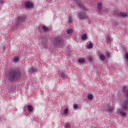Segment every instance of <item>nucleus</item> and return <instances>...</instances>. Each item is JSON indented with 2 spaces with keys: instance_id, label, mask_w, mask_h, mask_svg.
I'll return each mask as SVG.
<instances>
[{
  "instance_id": "obj_23",
  "label": "nucleus",
  "mask_w": 128,
  "mask_h": 128,
  "mask_svg": "<svg viewBox=\"0 0 128 128\" xmlns=\"http://www.w3.org/2000/svg\"><path fill=\"white\" fill-rule=\"evenodd\" d=\"M68 22L69 24H72V18L69 16V18H68Z\"/></svg>"
},
{
  "instance_id": "obj_19",
  "label": "nucleus",
  "mask_w": 128,
  "mask_h": 128,
  "mask_svg": "<svg viewBox=\"0 0 128 128\" xmlns=\"http://www.w3.org/2000/svg\"><path fill=\"white\" fill-rule=\"evenodd\" d=\"M64 114L65 116H66V114H68V108H66L64 110Z\"/></svg>"
},
{
  "instance_id": "obj_6",
  "label": "nucleus",
  "mask_w": 128,
  "mask_h": 128,
  "mask_svg": "<svg viewBox=\"0 0 128 128\" xmlns=\"http://www.w3.org/2000/svg\"><path fill=\"white\" fill-rule=\"evenodd\" d=\"M24 20H26V16L24 14L20 15L18 18L17 23L18 24H20L22 22H24Z\"/></svg>"
},
{
  "instance_id": "obj_28",
  "label": "nucleus",
  "mask_w": 128,
  "mask_h": 128,
  "mask_svg": "<svg viewBox=\"0 0 128 128\" xmlns=\"http://www.w3.org/2000/svg\"><path fill=\"white\" fill-rule=\"evenodd\" d=\"M73 108H78V104H74L73 105Z\"/></svg>"
},
{
  "instance_id": "obj_31",
  "label": "nucleus",
  "mask_w": 128,
  "mask_h": 128,
  "mask_svg": "<svg viewBox=\"0 0 128 128\" xmlns=\"http://www.w3.org/2000/svg\"><path fill=\"white\" fill-rule=\"evenodd\" d=\"M106 42H110V38H108Z\"/></svg>"
},
{
  "instance_id": "obj_4",
  "label": "nucleus",
  "mask_w": 128,
  "mask_h": 128,
  "mask_svg": "<svg viewBox=\"0 0 128 128\" xmlns=\"http://www.w3.org/2000/svg\"><path fill=\"white\" fill-rule=\"evenodd\" d=\"M113 16H120V18H126V16H128V14L122 12H118L115 10L113 12Z\"/></svg>"
},
{
  "instance_id": "obj_13",
  "label": "nucleus",
  "mask_w": 128,
  "mask_h": 128,
  "mask_svg": "<svg viewBox=\"0 0 128 128\" xmlns=\"http://www.w3.org/2000/svg\"><path fill=\"white\" fill-rule=\"evenodd\" d=\"M100 59L101 60H106V56L104 55V54H100Z\"/></svg>"
},
{
  "instance_id": "obj_30",
  "label": "nucleus",
  "mask_w": 128,
  "mask_h": 128,
  "mask_svg": "<svg viewBox=\"0 0 128 128\" xmlns=\"http://www.w3.org/2000/svg\"><path fill=\"white\" fill-rule=\"evenodd\" d=\"M88 60H92V56L89 57Z\"/></svg>"
},
{
  "instance_id": "obj_12",
  "label": "nucleus",
  "mask_w": 128,
  "mask_h": 128,
  "mask_svg": "<svg viewBox=\"0 0 128 128\" xmlns=\"http://www.w3.org/2000/svg\"><path fill=\"white\" fill-rule=\"evenodd\" d=\"M87 98L89 100H93L94 98V95H92V94H90L88 95Z\"/></svg>"
},
{
  "instance_id": "obj_20",
  "label": "nucleus",
  "mask_w": 128,
  "mask_h": 128,
  "mask_svg": "<svg viewBox=\"0 0 128 128\" xmlns=\"http://www.w3.org/2000/svg\"><path fill=\"white\" fill-rule=\"evenodd\" d=\"M14 62H18V57H15L13 58Z\"/></svg>"
},
{
  "instance_id": "obj_17",
  "label": "nucleus",
  "mask_w": 128,
  "mask_h": 128,
  "mask_svg": "<svg viewBox=\"0 0 128 128\" xmlns=\"http://www.w3.org/2000/svg\"><path fill=\"white\" fill-rule=\"evenodd\" d=\"M67 34H72V28H69L67 30Z\"/></svg>"
},
{
  "instance_id": "obj_15",
  "label": "nucleus",
  "mask_w": 128,
  "mask_h": 128,
  "mask_svg": "<svg viewBox=\"0 0 128 128\" xmlns=\"http://www.w3.org/2000/svg\"><path fill=\"white\" fill-rule=\"evenodd\" d=\"M112 110V107H110L108 106H107L106 108V112H110Z\"/></svg>"
},
{
  "instance_id": "obj_22",
  "label": "nucleus",
  "mask_w": 128,
  "mask_h": 128,
  "mask_svg": "<svg viewBox=\"0 0 128 128\" xmlns=\"http://www.w3.org/2000/svg\"><path fill=\"white\" fill-rule=\"evenodd\" d=\"M36 72V68L34 67H32L30 70V72L32 74V72Z\"/></svg>"
},
{
  "instance_id": "obj_32",
  "label": "nucleus",
  "mask_w": 128,
  "mask_h": 128,
  "mask_svg": "<svg viewBox=\"0 0 128 128\" xmlns=\"http://www.w3.org/2000/svg\"><path fill=\"white\" fill-rule=\"evenodd\" d=\"M0 4H4V0H0Z\"/></svg>"
},
{
  "instance_id": "obj_24",
  "label": "nucleus",
  "mask_w": 128,
  "mask_h": 128,
  "mask_svg": "<svg viewBox=\"0 0 128 128\" xmlns=\"http://www.w3.org/2000/svg\"><path fill=\"white\" fill-rule=\"evenodd\" d=\"M92 44L90 43L88 44L87 45V48H92Z\"/></svg>"
},
{
  "instance_id": "obj_7",
  "label": "nucleus",
  "mask_w": 128,
  "mask_h": 128,
  "mask_svg": "<svg viewBox=\"0 0 128 128\" xmlns=\"http://www.w3.org/2000/svg\"><path fill=\"white\" fill-rule=\"evenodd\" d=\"M78 16L80 20H84V18H87L86 14L84 12L78 13Z\"/></svg>"
},
{
  "instance_id": "obj_14",
  "label": "nucleus",
  "mask_w": 128,
  "mask_h": 128,
  "mask_svg": "<svg viewBox=\"0 0 128 128\" xmlns=\"http://www.w3.org/2000/svg\"><path fill=\"white\" fill-rule=\"evenodd\" d=\"M102 2H98V5H97V8H98V10H102Z\"/></svg>"
},
{
  "instance_id": "obj_2",
  "label": "nucleus",
  "mask_w": 128,
  "mask_h": 128,
  "mask_svg": "<svg viewBox=\"0 0 128 128\" xmlns=\"http://www.w3.org/2000/svg\"><path fill=\"white\" fill-rule=\"evenodd\" d=\"M126 96L127 98L121 105V106L124 112H128V90L126 92Z\"/></svg>"
},
{
  "instance_id": "obj_10",
  "label": "nucleus",
  "mask_w": 128,
  "mask_h": 128,
  "mask_svg": "<svg viewBox=\"0 0 128 128\" xmlns=\"http://www.w3.org/2000/svg\"><path fill=\"white\" fill-rule=\"evenodd\" d=\"M78 62L80 64H84V62H86V60L84 58H80L78 59Z\"/></svg>"
},
{
  "instance_id": "obj_1",
  "label": "nucleus",
  "mask_w": 128,
  "mask_h": 128,
  "mask_svg": "<svg viewBox=\"0 0 128 128\" xmlns=\"http://www.w3.org/2000/svg\"><path fill=\"white\" fill-rule=\"evenodd\" d=\"M20 72H18L14 71H12L9 73L8 78L10 80H15L20 78Z\"/></svg>"
},
{
  "instance_id": "obj_27",
  "label": "nucleus",
  "mask_w": 128,
  "mask_h": 128,
  "mask_svg": "<svg viewBox=\"0 0 128 128\" xmlns=\"http://www.w3.org/2000/svg\"><path fill=\"white\" fill-rule=\"evenodd\" d=\"M106 54L107 58H110V54L109 52H106Z\"/></svg>"
},
{
  "instance_id": "obj_33",
  "label": "nucleus",
  "mask_w": 128,
  "mask_h": 128,
  "mask_svg": "<svg viewBox=\"0 0 128 128\" xmlns=\"http://www.w3.org/2000/svg\"><path fill=\"white\" fill-rule=\"evenodd\" d=\"M6 48H8V46H6Z\"/></svg>"
},
{
  "instance_id": "obj_9",
  "label": "nucleus",
  "mask_w": 128,
  "mask_h": 128,
  "mask_svg": "<svg viewBox=\"0 0 128 128\" xmlns=\"http://www.w3.org/2000/svg\"><path fill=\"white\" fill-rule=\"evenodd\" d=\"M27 109L29 112H34V107L32 105H28Z\"/></svg>"
},
{
  "instance_id": "obj_5",
  "label": "nucleus",
  "mask_w": 128,
  "mask_h": 128,
  "mask_svg": "<svg viewBox=\"0 0 128 128\" xmlns=\"http://www.w3.org/2000/svg\"><path fill=\"white\" fill-rule=\"evenodd\" d=\"M75 2L76 4H78V6L82 8V10L83 12H88V10H86V7L84 6V5H82L80 1L79 0H75Z\"/></svg>"
},
{
  "instance_id": "obj_25",
  "label": "nucleus",
  "mask_w": 128,
  "mask_h": 128,
  "mask_svg": "<svg viewBox=\"0 0 128 128\" xmlns=\"http://www.w3.org/2000/svg\"><path fill=\"white\" fill-rule=\"evenodd\" d=\"M64 128H70V124H65Z\"/></svg>"
},
{
  "instance_id": "obj_21",
  "label": "nucleus",
  "mask_w": 128,
  "mask_h": 128,
  "mask_svg": "<svg viewBox=\"0 0 128 128\" xmlns=\"http://www.w3.org/2000/svg\"><path fill=\"white\" fill-rule=\"evenodd\" d=\"M60 76L61 78H62L64 80H66V76L64 73L61 74Z\"/></svg>"
},
{
  "instance_id": "obj_16",
  "label": "nucleus",
  "mask_w": 128,
  "mask_h": 128,
  "mask_svg": "<svg viewBox=\"0 0 128 128\" xmlns=\"http://www.w3.org/2000/svg\"><path fill=\"white\" fill-rule=\"evenodd\" d=\"M42 28L44 32H48V27L46 26H42Z\"/></svg>"
},
{
  "instance_id": "obj_29",
  "label": "nucleus",
  "mask_w": 128,
  "mask_h": 128,
  "mask_svg": "<svg viewBox=\"0 0 128 128\" xmlns=\"http://www.w3.org/2000/svg\"><path fill=\"white\" fill-rule=\"evenodd\" d=\"M126 86H124L123 88V91L124 92H126Z\"/></svg>"
},
{
  "instance_id": "obj_11",
  "label": "nucleus",
  "mask_w": 128,
  "mask_h": 128,
  "mask_svg": "<svg viewBox=\"0 0 128 128\" xmlns=\"http://www.w3.org/2000/svg\"><path fill=\"white\" fill-rule=\"evenodd\" d=\"M88 38V35L86 34H83L82 35V40H86Z\"/></svg>"
},
{
  "instance_id": "obj_26",
  "label": "nucleus",
  "mask_w": 128,
  "mask_h": 128,
  "mask_svg": "<svg viewBox=\"0 0 128 128\" xmlns=\"http://www.w3.org/2000/svg\"><path fill=\"white\" fill-rule=\"evenodd\" d=\"M125 58H126V60H128V52H126L125 53Z\"/></svg>"
},
{
  "instance_id": "obj_3",
  "label": "nucleus",
  "mask_w": 128,
  "mask_h": 128,
  "mask_svg": "<svg viewBox=\"0 0 128 128\" xmlns=\"http://www.w3.org/2000/svg\"><path fill=\"white\" fill-rule=\"evenodd\" d=\"M64 44V41L62 38L58 36L55 38L54 44V46H58L60 48H62V44Z\"/></svg>"
},
{
  "instance_id": "obj_8",
  "label": "nucleus",
  "mask_w": 128,
  "mask_h": 128,
  "mask_svg": "<svg viewBox=\"0 0 128 128\" xmlns=\"http://www.w3.org/2000/svg\"><path fill=\"white\" fill-rule=\"evenodd\" d=\"M24 6L26 8H32L34 6V4L32 2L28 1L25 2Z\"/></svg>"
},
{
  "instance_id": "obj_18",
  "label": "nucleus",
  "mask_w": 128,
  "mask_h": 128,
  "mask_svg": "<svg viewBox=\"0 0 128 128\" xmlns=\"http://www.w3.org/2000/svg\"><path fill=\"white\" fill-rule=\"evenodd\" d=\"M120 114H121L122 116H126V113L122 111H120Z\"/></svg>"
}]
</instances>
